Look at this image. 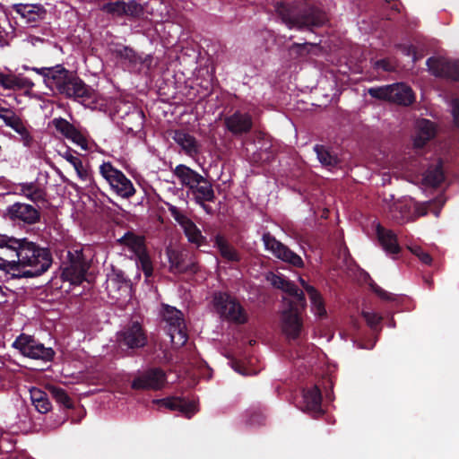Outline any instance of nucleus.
<instances>
[{
	"label": "nucleus",
	"instance_id": "obj_52",
	"mask_svg": "<svg viewBox=\"0 0 459 459\" xmlns=\"http://www.w3.org/2000/svg\"><path fill=\"white\" fill-rule=\"evenodd\" d=\"M371 290L382 299L385 300H391L392 299V294L387 292L386 290H383L380 286H378L377 283L373 282L370 284Z\"/></svg>",
	"mask_w": 459,
	"mask_h": 459
},
{
	"label": "nucleus",
	"instance_id": "obj_54",
	"mask_svg": "<svg viewBox=\"0 0 459 459\" xmlns=\"http://www.w3.org/2000/svg\"><path fill=\"white\" fill-rule=\"evenodd\" d=\"M363 317L365 318L368 325L371 327L377 326L381 321L380 316H378L377 314L369 312H363Z\"/></svg>",
	"mask_w": 459,
	"mask_h": 459
},
{
	"label": "nucleus",
	"instance_id": "obj_50",
	"mask_svg": "<svg viewBox=\"0 0 459 459\" xmlns=\"http://www.w3.org/2000/svg\"><path fill=\"white\" fill-rule=\"evenodd\" d=\"M411 252L420 259L422 264L429 265L432 263L431 255L428 252L424 251L420 247H413Z\"/></svg>",
	"mask_w": 459,
	"mask_h": 459
},
{
	"label": "nucleus",
	"instance_id": "obj_56",
	"mask_svg": "<svg viewBox=\"0 0 459 459\" xmlns=\"http://www.w3.org/2000/svg\"><path fill=\"white\" fill-rule=\"evenodd\" d=\"M374 67L376 69H381L385 72H391L394 70V66L387 59H379L375 63Z\"/></svg>",
	"mask_w": 459,
	"mask_h": 459
},
{
	"label": "nucleus",
	"instance_id": "obj_37",
	"mask_svg": "<svg viewBox=\"0 0 459 459\" xmlns=\"http://www.w3.org/2000/svg\"><path fill=\"white\" fill-rule=\"evenodd\" d=\"M307 293L315 309L316 315L319 317L325 316L326 309L325 307V302L321 293L315 287H308L307 289Z\"/></svg>",
	"mask_w": 459,
	"mask_h": 459
},
{
	"label": "nucleus",
	"instance_id": "obj_10",
	"mask_svg": "<svg viewBox=\"0 0 459 459\" xmlns=\"http://www.w3.org/2000/svg\"><path fill=\"white\" fill-rule=\"evenodd\" d=\"M66 257L67 265L63 268L62 277L73 285H80L86 280L89 269L82 249L68 250Z\"/></svg>",
	"mask_w": 459,
	"mask_h": 459
},
{
	"label": "nucleus",
	"instance_id": "obj_36",
	"mask_svg": "<svg viewBox=\"0 0 459 459\" xmlns=\"http://www.w3.org/2000/svg\"><path fill=\"white\" fill-rule=\"evenodd\" d=\"M30 398L33 405L40 413H47L51 410V403L48 400L47 393L39 389L32 388L30 390Z\"/></svg>",
	"mask_w": 459,
	"mask_h": 459
},
{
	"label": "nucleus",
	"instance_id": "obj_35",
	"mask_svg": "<svg viewBox=\"0 0 459 459\" xmlns=\"http://www.w3.org/2000/svg\"><path fill=\"white\" fill-rule=\"evenodd\" d=\"M215 247L219 249L221 255L229 262H239L240 255L230 246L227 240L221 235L215 237Z\"/></svg>",
	"mask_w": 459,
	"mask_h": 459
},
{
	"label": "nucleus",
	"instance_id": "obj_39",
	"mask_svg": "<svg viewBox=\"0 0 459 459\" xmlns=\"http://www.w3.org/2000/svg\"><path fill=\"white\" fill-rule=\"evenodd\" d=\"M163 319L167 323L166 330L169 326H175L185 322L182 312L169 305L164 307Z\"/></svg>",
	"mask_w": 459,
	"mask_h": 459
},
{
	"label": "nucleus",
	"instance_id": "obj_20",
	"mask_svg": "<svg viewBox=\"0 0 459 459\" xmlns=\"http://www.w3.org/2000/svg\"><path fill=\"white\" fill-rule=\"evenodd\" d=\"M172 139L178 144L187 156L195 158L201 152V144L196 138L182 129L172 132Z\"/></svg>",
	"mask_w": 459,
	"mask_h": 459
},
{
	"label": "nucleus",
	"instance_id": "obj_21",
	"mask_svg": "<svg viewBox=\"0 0 459 459\" xmlns=\"http://www.w3.org/2000/svg\"><path fill=\"white\" fill-rule=\"evenodd\" d=\"M376 234L379 245L388 255H398L402 248L398 243L397 235L391 230H388L377 223L376 226Z\"/></svg>",
	"mask_w": 459,
	"mask_h": 459
},
{
	"label": "nucleus",
	"instance_id": "obj_25",
	"mask_svg": "<svg viewBox=\"0 0 459 459\" xmlns=\"http://www.w3.org/2000/svg\"><path fill=\"white\" fill-rule=\"evenodd\" d=\"M169 271L173 273H196L199 271L196 262H185L184 255L177 250L168 251Z\"/></svg>",
	"mask_w": 459,
	"mask_h": 459
},
{
	"label": "nucleus",
	"instance_id": "obj_57",
	"mask_svg": "<svg viewBox=\"0 0 459 459\" xmlns=\"http://www.w3.org/2000/svg\"><path fill=\"white\" fill-rule=\"evenodd\" d=\"M282 291L288 293L290 296L302 295V290L290 281H289Z\"/></svg>",
	"mask_w": 459,
	"mask_h": 459
},
{
	"label": "nucleus",
	"instance_id": "obj_13",
	"mask_svg": "<svg viewBox=\"0 0 459 459\" xmlns=\"http://www.w3.org/2000/svg\"><path fill=\"white\" fill-rule=\"evenodd\" d=\"M8 218L18 224L33 225L39 222L41 213L39 207L32 204L15 202L6 209Z\"/></svg>",
	"mask_w": 459,
	"mask_h": 459
},
{
	"label": "nucleus",
	"instance_id": "obj_11",
	"mask_svg": "<svg viewBox=\"0 0 459 459\" xmlns=\"http://www.w3.org/2000/svg\"><path fill=\"white\" fill-rule=\"evenodd\" d=\"M100 11L110 15L113 19L127 17L129 19H140L144 14V9L136 0L126 2L116 0L104 3Z\"/></svg>",
	"mask_w": 459,
	"mask_h": 459
},
{
	"label": "nucleus",
	"instance_id": "obj_22",
	"mask_svg": "<svg viewBox=\"0 0 459 459\" xmlns=\"http://www.w3.org/2000/svg\"><path fill=\"white\" fill-rule=\"evenodd\" d=\"M153 403H156L159 408L164 407L170 411H178L184 413L187 418H190L196 411L195 402H187L180 397H167L154 400Z\"/></svg>",
	"mask_w": 459,
	"mask_h": 459
},
{
	"label": "nucleus",
	"instance_id": "obj_63",
	"mask_svg": "<svg viewBox=\"0 0 459 459\" xmlns=\"http://www.w3.org/2000/svg\"><path fill=\"white\" fill-rule=\"evenodd\" d=\"M72 166L74 167V169H75L76 172L84 168L82 161L80 158H78L77 160L74 162V164Z\"/></svg>",
	"mask_w": 459,
	"mask_h": 459
},
{
	"label": "nucleus",
	"instance_id": "obj_7",
	"mask_svg": "<svg viewBox=\"0 0 459 459\" xmlns=\"http://www.w3.org/2000/svg\"><path fill=\"white\" fill-rule=\"evenodd\" d=\"M13 347L17 349L23 356L32 359L52 361L56 354L52 348L45 347L33 336L25 333L20 334L15 339Z\"/></svg>",
	"mask_w": 459,
	"mask_h": 459
},
{
	"label": "nucleus",
	"instance_id": "obj_59",
	"mask_svg": "<svg viewBox=\"0 0 459 459\" xmlns=\"http://www.w3.org/2000/svg\"><path fill=\"white\" fill-rule=\"evenodd\" d=\"M76 173L82 180H84V181L89 180L91 185H93L95 187L98 188L96 183L94 182V179L92 178V176L89 173V171L85 168H83L82 169H80Z\"/></svg>",
	"mask_w": 459,
	"mask_h": 459
},
{
	"label": "nucleus",
	"instance_id": "obj_1",
	"mask_svg": "<svg viewBox=\"0 0 459 459\" xmlns=\"http://www.w3.org/2000/svg\"><path fill=\"white\" fill-rule=\"evenodd\" d=\"M13 242L16 247L11 257L18 259L20 267L18 279L40 276L51 267L53 257L48 247H41L27 238Z\"/></svg>",
	"mask_w": 459,
	"mask_h": 459
},
{
	"label": "nucleus",
	"instance_id": "obj_8",
	"mask_svg": "<svg viewBox=\"0 0 459 459\" xmlns=\"http://www.w3.org/2000/svg\"><path fill=\"white\" fill-rule=\"evenodd\" d=\"M213 306L221 316L229 321L237 324H245L247 321V316L243 307L226 292L214 293Z\"/></svg>",
	"mask_w": 459,
	"mask_h": 459
},
{
	"label": "nucleus",
	"instance_id": "obj_24",
	"mask_svg": "<svg viewBox=\"0 0 459 459\" xmlns=\"http://www.w3.org/2000/svg\"><path fill=\"white\" fill-rule=\"evenodd\" d=\"M14 189L16 194L25 196L35 204L46 202L47 193L37 181L18 183Z\"/></svg>",
	"mask_w": 459,
	"mask_h": 459
},
{
	"label": "nucleus",
	"instance_id": "obj_38",
	"mask_svg": "<svg viewBox=\"0 0 459 459\" xmlns=\"http://www.w3.org/2000/svg\"><path fill=\"white\" fill-rule=\"evenodd\" d=\"M166 331L175 345L182 346L186 342L187 333L185 322L175 326H169Z\"/></svg>",
	"mask_w": 459,
	"mask_h": 459
},
{
	"label": "nucleus",
	"instance_id": "obj_60",
	"mask_svg": "<svg viewBox=\"0 0 459 459\" xmlns=\"http://www.w3.org/2000/svg\"><path fill=\"white\" fill-rule=\"evenodd\" d=\"M59 154L71 165H74L79 158L77 156H74L70 149H66L64 152H59Z\"/></svg>",
	"mask_w": 459,
	"mask_h": 459
},
{
	"label": "nucleus",
	"instance_id": "obj_61",
	"mask_svg": "<svg viewBox=\"0 0 459 459\" xmlns=\"http://www.w3.org/2000/svg\"><path fill=\"white\" fill-rule=\"evenodd\" d=\"M205 202L206 201H202L201 203H196V204H199L207 214H210V215L214 214V210L212 209V207L209 204H206Z\"/></svg>",
	"mask_w": 459,
	"mask_h": 459
},
{
	"label": "nucleus",
	"instance_id": "obj_33",
	"mask_svg": "<svg viewBox=\"0 0 459 459\" xmlns=\"http://www.w3.org/2000/svg\"><path fill=\"white\" fill-rule=\"evenodd\" d=\"M445 180L443 161L439 159L435 164H431L424 174V181L427 185L437 187Z\"/></svg>",
	"mask_w": 459,
	"mask_h": 459
},
{
	"label": "nucleus",
	"instance_id": "obj_17",
	"mask_svg": "<svg viewBox=\"0 0 459 459\" xmlns=\"http://www.w3.org/2000/svg\"><path fill=\"white\" fill-rule=\"evenodd\" d=\"M302 327L299 309L293 302H290L289 307L281 314L282 332L290 341H295L299 337Z\"/></svg>",
	"mask_w": 459,
	"mask_h": 459
},
{
	"label": "nucleus",
	"instance_id": "obj_41",
	"mask_svg": "<svg viewBox=\"0 0 459 459\" xmlns=\"http://www.w3.org/2000/svg\"><path fill=\"white\" fill-rule=\"evenodd\" d=\"M61 67H62V65H56L52 67H41V68L32 67L30 69L32 71L36 72L38 74H40L44 79V82L48 87L51 88L54 83L52 76L58 74Z\"/></svg>",
	"mask_w": 459,
	"mask_h": 459
},
{
	"label": "nucleus",
	"instance_id": "obj_46",
	"mask_svg": "<svg viewBox=\"0 0 459 459\" xmlns=\"http://www.w3.org/2000/svg\"><path fill=\"white\" fill-rule=\"evenodd\" d=\"M266 417L259 410H252L247 412L246 424L249 427H259L265 425Z\"/></svg>",
	"mask_w": 459,
	"mask_h": 459
},
{
	"label": "nucleus",
	"instance_id": "obj_40",
	"mask_svg": "<svg viewBox=\"0 0 459 459\" xmlns=\"http://www.w3.org/2000/svg\"><path fill=\"white\" fill-rule=\"evenodd\" d=\"M115 54L120 59L128 61V63L133 65L143 63L142 56H139L134 49L127 46H122L117 48Z\"/></svg>",
	"mask_w": 459,
	"mask_h": 459
},
{
	"label": "nucleus",
	"instance_id": "obj_44",
	"mask_svg": "<svg viewBox=\"0 0 459 459\" xmlns=\"http://www.w3.org/2000/svg\"><path fill=\"white\" fill-rule=\"evenodd\" d=\"M51 394L56 403L63 405L65 408L71 409L74 407L72 399L61 387L53 386L51 388Z\"/></svg>",
	"mask_w": 459,
	"mask_h": 459
},
{
	"label": "nucleus",
	"instance_id": "obj_9",
	"mask_svg": "<svg viewBox=\"0 0 459 459\" xmlns=\"http://www.w3.org/2000/svg\"><path fill=\"white\" fill-rule=\"evenodd\" d=\"M100 173L119 196L130 198L135 194V188L131 180L110 162H103L100 166Z\"/></svg>",
	"mask_w": 459,
	"mask_h": 459
},
{
	"label": "nucleus",
	"instance_id": "obj_6",
	"mask_svg": "<svg viewBox=\"0 0 459 459\" xmlns=\"http://www.w3.org/2000/svg\"><path fill=\"white\" fill-rule=\"evenodd\" d=\"M375 99L395 103L400 106H410L415 101L412 89L403 82H396L380 87H372L368 91Z\"/></svg>",
	"mask_w": 459,
	"mask_h": 459
},
{
	"label": "nucleus",
	"instance_id": "obj_16",
	"mask_svg": "<svg viewBox=\"0 0 459 459\" xmlns=\"http://www.w3.org/2000/svg\"><path fill=\"white\" fill-rule=\"evenodd\" d=\"M167 377L163 369L152 368L136 377L132 381L131 387L134 390H160L164 386Z\"/></svg>",
	"mask_w": 459,
	"mask_h": 459
},
{
	"label": "nucleus",
	"instance_id": "obj_19",
	"mask_svg": "<svg viewBox=\"0 0 459 459\" xmlns=\"http://www.w3.org/2000/svg\"><path fill=\"white\" fill-rule=\"evenodd\" d=\"M55 129L66 139L72 141L83 150L88 149V142L83 134L63 117H56L52 120Z\"/></svg>",
	"mask_w": 459,
	"mask_h": 459
},
{
	"label": "nucleus",
	"instance_id": "obj_23",
	"mask_svg": "<svg viewBox=\"0 0 459 459\" xmlns=\"http://www.w3.org/2000/svg\"><path fill=\"white\" fill-rule=\"evenodd\" d=\"M13 10L31 26L42 21L47 14L46 9L41 4H15L13 5Z\"/></svg>",
	"mask_w": 459,
	"mask_h": 459
},
{
	"label": "nucleus",
	"instance_id": "obj_51",
	"mask_svg": "<svg viewBox=\"0 0 459 459\" xmlns=\"http://www.w3.org/2000/svg\"><path fill=\"white\" fill-rule=\"evenodd\" d=\"M397 48L405 56H411L412 61L416 62L417 57V51L416 48L413 45H405V44H399L397 45Z\"/></svg>",
	"mask_w": 459,
	"mask_h": 459
},
{
	"label": "nucleus",
	"instance_id": "obj_48",
	"mask_svg": "<svg viewBox=\"0 0 459 459\" xmlns=\"http://www.w3.org/2000/svg\"><path fill=\"white\" fill-rule=\"evenodd\" d=\"M266 280L270 281V283L276 289L283 290L287 283L289 282V280L286 279L283 275L276 274L273 273H270Z\"/></svg>",
	"mask_w": 459,
	"mask_h": 459
},
{
	"label": "nucleus",
	"instance_id": "obj_26",
	"mask_svg": "<svg viewBox=\"0 0 459 459\" xmlns=\"http://www.w3.org/2000/svg\"><path fill=\"white\" fill-rule=\"evenodd\" d=\"M303 402L304 409L307 411L313 413L316 417L324 413L322 410V393L317 385L303 390Z\"/></svg>",
	"mask_w": 459,
	"mask_h": 459
},
{
	"label": "nucleus",
	"instance_id": "obj_58",
	"mask_svg": "<svg viewBox=\"0 0 459 459\" xmlns=\"http://www.w3.org/2000/svg\"><path fill=\"white\" fill-rule=\"evenodd\" d=\"M454 123L459 126V99H454L451 102Z\"/></svg>",
	"mask_w": 459,
	"mask_h": 459
},
{
	"label": "nucleus",
	"instance_id": "obj_55",
	"mask_svg": "<svg viewBox=\"0 0 459 459\" xmlns=\"http://www.w3.org/2000/svg\"><path fill=\"white\" fill-rule=\"evenodd\" d=\"M432 205V202L419 204L415 206V212L418 217L425 216L428 214L430 206Z\"/></svg>",
	"mask_w": 459,
	"mask_h": 459
},
{
	"label": "nucleus",
	"instance_id": "obj_18",
	"mask_svg": "<svg viewBox=\"0 0 459 459\" xmlns=\"http://www.w3.org/2000/svg\"><path fill=\"white\" fill-rule=\"evenodd\" d=\"M224 126L232 135L241 136L251 131L253 127L252 117L247 112L237 110L224 118Z\"/></svg>",
	"mask_w": 459,
	"mask_h": 459
},
{
	"label": "nucleus",
	"instance_id": "obj_43",
	"mask_svg": "<svg viewBox=\"0 0 459 459\" xmlns=\"http://www.w3.org/2000/svg\"><path fill=\"white\" fill-rule=\"evenodd\" d=\"M136 261L138 265L143 270L145 276L150 277L152 274L153 272V266L151 260V257L148 254L147 249L143 250V252L136 254Z\"/></svg>",
	"mask_w": 459,
	"mask_h": 459
},
{
	"label": "nucleus",
	"instance_id": "obj_14",
	"mask_svg": "<svg viewBox=\"0 0 459 459\" xmlns=\"http://www.w3.org/2000/svg\"><path fill=\"white\" fill-rule=\"evenodd\" d=\"M169 212L183 229L187 240L191 244L195 245L197 247L206 244V238L190 218L182 213L179 209L174 205L169 206Z\"/></svg>",
	"mask_w": 459,
	"mask_h": 459
},
{
	"label": "nucleus",
	"instance_id": "obj_30",
	"mask_svg": "<svg viewBox=\"0 0 459 459\" xmlns=\"http://www.w3.org/2000/svg\"><path fill=\"white\" fill-rule=\"evenodd\" d=\"M144 122L145 116L143 111L134 108L124 117L122 125L127 133L136 134L143 129Z\"/></svg>",
	"mask_w": 459,
	"mask_h": 459
},
{
	"label": "nucleus",
	"instance_id": "obj_5",
	"mask_svg": "<svg viewBox=\"0 0 459 459\" xmlns=\"http://www.w3.org/2000/svg\"><path fill=\"white\" fill-rule=\"evenodd\" d=\"M118 348L126 355H134L148 344V332L143 323L130 320L116 335Z\"/></svg>",
	"mask_w": 459,
	"mask_h": 459
},
{
	"label": "nucleus",
	"instance_id": "obj_28",
	"mask_svg": "<svg viewBox=\"0 0 459 459\" xmlns=\"http://www.w3.org/2000/svg\"><path fill=\"white\" fill-rule=\"evenodd\" d=\"M174 175L179 179L182 186L191 190L195 185L203 180V177L197 171L186 165L179 164L173 170Z\"/></svg>",
	"mask_w": 459,
	"mask_h": 459
},
{
	"label": "nucleus",
	"instance_id": "obj_27",
	"mask_svg": "<svg viewBox=\"0 0 459 459\" xmlns=\"http://www.w3.org/2000/svg\"><path fill=\"white\" fill-rule=\"evenodd\" d=\"M7 122L5 126L11 127L18 134V141L22 142L25 147L32 148L36 144V141L30 131V126L24 122L21 117L17 115L14 118L8 119Z\"/></svg>",
	"mask_w": 459,
	"mask_h": 459
},
{
	"label": "nucleus",
	"instance_id": "obj_4",
	"mask_svg": "<svg viewBox=\"0 0 459 459\" xmlns=\"http://www.w3.org/2000/svg\"><path fill=\"white\" fill-rule=\"evenodd\" d=\"M54 83L52 90L68 99H73L82 104L92 102L95 99V91L87 85L75 73L67 70L63 65L58 74L52 76Z\"/></svg>",
	"mask_w": 459,
	"mask_h": 459
},
{
	"label": "nucleus",
	"instance_id": "obj_45",
	"mask_svg": "<svg viewBox=\"0 0 459 459\" xmlns=\"http://www.w3.org/2000/svg\"><path fill=\"white\" fill-rule=\"evenodd\" d=\"M32 85L33 84L30 83L27 79H22V78H18L16 76L8 74V76L4 80V84H2L1 86L6 90H15V89H22L26 86H32Z\"/></svg>",
	"mask_w": 459,
	"mask_h": 459
},
{
	"label": "nucleus",
	"instance_id": "obj_64",
	"mask_svg": "<svg viewBox=\"0 0 459 459\" xmlns=\"http://www.w3.org/2000/svg\"><path fill=\"white\" fill-rule=\"evenodd\" d=\"M234 368H235L236 371H238V373H240L242 375H247V372L246 371V369L242 370L241 367L238 366V363H235Z\"/></svg>",
	"mask_w": 459,
	"mask_h": 459
},
{
	"label": "nucleus",
	"instance_id": "obj_47",
	"mask_svg": "<svg viewBox=\"0 0 459 459\" xmlns=\"http://www.w3.org/2000/svg\"><path fill=\"white\" fill-rule=\"evenodd\" d=\"M0 269L4 270L7 273L12 275V278L18 279V273L20 271L18 259L6 260L0 257Z\"/></svg>",
	"mask_w": 459,
	"mask_h": 459
},
{
	"label": "nucleus",
	"instance_id": "obj_34",
	"mask_svg": "<svg viewBox=\"0 0 459 459\" xmlns=\"http://www.w3.org/2000/svg\"><path fill=\"white\" fill-rule=\"evenodd\" d=\"M314 151L316 153L318 160L325 167L335 168L340 163V159L337 154L325 145L316 144Z\"/></svg>",
	"mask_w": 459,
	"mask_h": 459
},
{
	"label": "nucleus",
	"instance_id": "obj_2",
	"mask_svg": "<svg viewBox=\"0 0 459 459\" xmlns=\"http://www.w3.org/2000/svg\"><path fill=\"white\" fill-rule=\"evenodd\" d=\"M276 12L284 24L290 29L299 30L323 26L328 20L325 12L308 3H278Z\"/></svg>",
	"mask_w": 459,
	"mask_h": 459
},
{
	"label": "nucleus",
	"instance_id": "obj_42",
	"mask_svg": "<svg viewBox=\"0 0 459 459\" xmlns=\"http://www.w3.org/2000/svg\"><path fill=\"white\" fill-rule=\"evenodd\" d=\"M316 47L315 44L305 42V43H293L289 48V54L292 58H299L307 56L311 48Z\"/></svg>",
	"mask_w": 459,
	"mask_h": 459
},
{
	"label": "nucleus",
	"instance_id": "obj_62",
	"mask_svg": "<svg viewBox=\"0 0 459 459\" xmlns=\"http://www.w3.org/2000/svg\"><path fill=\"white\" fill-rule=\"evenodd\" d=\"M293 297L297 299V301L299 305H301L302 307L305 306L306 298H305V295L303 292H302V295H294Z\"/></svg>",
	"mask_w": 459,
	"mask_h": 459
},
{
	"label": "nucleus",
	"instance_id": "obj_15",
	"mask_svg": "<svg viewBox=\"0 0 459 459\" xmlns=\"http://www.w3.org/2000/svg\"><path fill=\"white\" fill-rule=\"evenodd\" d=\"M426 65L434 76L459 82L458 60L431 56L427 59Z\"/></svg>",
	"mask_w": 459,
	"mask_h": 459
},
{
	"label": "nucleus",
	"instance_id": "obj_32",
	"mask_svg": "<svg viewBox=\"0 0 459 459\" xmlns=\"http://www.w3.org/2000/svg\"><path fill=\"white\" fill-rule=\"evenodd\" d=\"M190 191L195 196V203H201L202 201L213 202L215 199L212 185L204 177H203V180L195 185Z\"/></svg>",
	"mask_w": 459,
	"mask_h": 459
},
{
	"label": "nucleus",
	"instance_id": "obj_31",
	"mask_svg": "<svg viewBox=\"0 0 459 459\" xmlns=\"http://www.w3.org/2000/svg\"><path fill=\"white\" fill-rule=\"evenodd\" d=\"M117 243L121 246L126 247L134 255L147 249L144 236L137 235L133 231L126 232L117 239Z\"/></svg>",
	"mask_w": 459,
	"mask_h": 459
},
{
	"label": "nucleus",
	"instance_id": "obj_12",
	"mask_svg": "<svg viewBox=\"0 0 459 459\" xmlns=\"http://www.w3.org/2000/svg\"><path fill=\"white\" fill-rule=\"evenodd\" d=\"M262 240L265 249L272 252L278 259L297 268H302L304 266L302 258L290 250L286 245L277 240L270 232L264 233Z\"/></svg>",
	"mask_w": 459,
	"mask_h": 459
},
{
	"label": "nucleus",
	"instance_id": "obj_53",
	"mask_svg": "<svg viewBox=\"0 0 459 459\" xmlns=\"http://www.w3.org/2000/svg\"><path fill=\"white\" fill-rule=\"evenodd\" d=\"M17 116V114L11 108H5L0 105V119H2L6 125L8 119H13Z\"/></svg>",
	"mask_w": 459,
	"mask_h": 459
},
{
	"label": "nucleus",
	"instance_id": "obj_29",
	"mask_svg": "<svg viewBox=\"0 0 459 459\" xmlns=\"http://www.w3.org/2000/svg\"><path fill=\"white\" fill-rule=\"evenodd\" d=\"M435 124L426 118H422L418 122V134L414 139V145L416 147H423L429 141L433 139L436 135Z\"/></svg>",
	"mask_w": 459,
	"mask_h": 459
},
{
	"label": "nucleus",
	"instance_id": "obj_3",
	"mask_svg": "<svg viewBox=\"0 0 459 459\" xmlns=\"http://www.w3.org/2000/svg\"><path fill=\"white\" fill-rule=\"evenodd\" d=\"M54 83L52 90L68 99H73L82 104L92 102L95 99V91L87 85L75 73L67 70L63 65L58 74L52 76Z\"/></svg>",
	"mask_w": 459,
	"mask_h": 459
},
{
	"label": "nucleus",
	"instance_id": "obj_49",
	"mask_svg": "<svg viewBox=\"0 0 459 459\" xmlns=\"http://www.w3.org/2000/svg\"><path fill=\"white\" fill-rule=\"evenodd\" d=\"M13 241H19V238L0 234V248H5L13 254L16 245Z\"/></svg>",
	"mask_w": 459,
	"mask_h": 459
}]
</instances>
